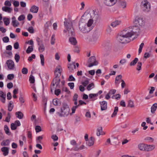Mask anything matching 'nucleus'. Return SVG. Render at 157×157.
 <instances>
[{
  "label": "nucleus",
  "instance_id": "nucleus-1",
  "mask_svg": "<svg viewBox=\"0 0 157 157\" xmlns=\"http://www.w3.org/2000/svg\"><path fill=\"white\" fill-rule=\"evenodd\" d=\"M139 32V29L137 26L126 28L118 34L117 40L122 44L128 43L130 41L132 36L138 35Z\"/></svg>",
  "mask_w": 157,
  "mask_h": 157
},
{
  "label": "nucleus",
  "instance_id": "nucleus-2",
  "mask_svg": "<svg viewBox=\"0 0 157 157\" xmlns=\"http://www.w3.org/2000/svg\"><path fill=\"white\" fill-rule=\"evenodd\" d=\"M87 13L86 12L84 13L79 22V29L81 31L84 33H86L90 31L92 29L91 26L93 23L92 20L90 19L88 21L86 25V23L84 21V20L82 18L83 17L85 16Z\"/></svg>",
  "mask_w": 157,
  "mask_h": 157
},
{
  "label": "nucleus",
  "instance_id": "nucleus-3",
  "mask_svg": "<svg viewBox=\"0 0 157 157\" xmlns=\"http://www.w3.org/2000/svg\"><path fill=\"white\" fill-rule=\"evenodd\" d=\"M62 71V68L60 66H58L56 67L55 71L56 77L53 79L51 86V91L54 89L60 87L59 84L60 79L58 76L61 75Z\"/></svg>",
  "mask_w": 157,
  "mask_h": 157
},
{
  "label": "nucleus",
  "instance_id": "nucleus-4",
  "mask_svg": "<svg viewBox=\"0 0 157 157\" xmlns=\"http://www.w3.org/2000/svg\"><path fill=\"white\" fill-rule=\"evenodd\" d=\"M75 24V20L69 21V43L73 46L76 45L77 44V41L75 37V33L73 27Z\"/></svg>",
  "mask_w": 157,
  "mask_h": 157
},
{
  "label": "nucleus",
  "instance_id": "nucleus-5",
  "mask_svg": "<svg viewBox=\"0 0 157 157\" xmlns=\"http://www.w3.org/2000/svg\"><path fill=\"white\" fill-rule=\"evenodd\" d=\"M140 6L141 9L144 12H148L150 10V3L147 0L142 1L141 3Z\"/></svg>",
  "mask_w": 157,
  "mask_h": 157
},
{
  "label": "nucleus",
  "instance_id": "nucleus-6",
  "mask_svg": "<svg viewBox=\"0 0 157 157\" xmlns=\"http://www.w3.org/2000/svg\"><path fill=\"white\" fill-rule=\"evenodd\" d=\"M90 17L91 19L95 21V22H99L101 20V17L99 14H98L95 10H92L90 11Z\"/></svg>",
  "mask_w": 157,
  "mask_h": 157
},
{
  "label": "nucleus",
  "instance_id": "nucleus-7",
  "mask_svg": "<svg viewBox=\"0 0 157 157\" xmlns=\"http://www.w3.org/2000/svg\"><path fill=\"white\" fill-rule=\"evenodd\" d=\"M68 108V106L67 104L63 103V107L61 108L62 113L59 114V116L62 117L63 116L64 117L67 116L69 114V111L67 109Z\"/></svg>",
  "mask_w": 157,
  "mask_h": 157
},
{
  "label": "nucleus",
  "instance_id": "nucleus-8",
  "mask_svg": "<svg viewBox=\"0 0 157 157\" xmlns=\"http://www.w3.org/2000/svg\"><path fill=\"white\" fill-rule=\"evenodd\" d=\"M88 63H89L88 65L89 67H91L93 66L97 65L98 64V62L96 60V58L94 56H92L89 58Z\"/></svg>",
  "mask_w": 157,
  "mask_h": 157
},
{
  "label": "nucleus",
  "instance_id": "nucleus-9",
  "mask_svg": "<svg viewBox=\"0 0 157 157\" xmlns=\"http://www.w3.org/2000/svg\"><path fill=\"white\" fill-rule=\"evenodd\" d=\"M36 40L39 46L38 50L40 52H42L45 50V47L42 43V41L40 39L37 37Z\"/></svg>",
  "mask_w": 157,
  "mask_h": 157
},
{
  "label": "nucleus",
  "instance_id": "nucleus-10",
  "mask_svg": "<svg viewBox=\"0 0 157 157\" xmlns=\"http://www.w3.org/2000/svg\"><path fill=\"white\" fill-rule=\"evenodd\" d=\"M144 21L141 17H136L135 20V23L137 25L142 26L144 25Z\"/></svg>",
  "mask_w": 157,
  "mask_h": 157
},
{
  "label": "nucleus",
  "instance_id": "nucleus-11",
  "mask_svg": "<svg viewBox=\"0 0 157 157\" xmlns=\"http://www.w3.org/2000/svg\"><path fill=\"white\" fill-rule=\"evenodd\" d=\"M117 1V0H104V3L107 6H111L115 5Z\"/></svg>",
  "mask_w": 157,
  "mask_h": 157
},
{
  "label": "nucleus",
  "instance_id": "nucleus-12",
  "mask_svg": "<svg viewBox=\"0 0 157 157\" xmlns=\"http://www.w3.org/2000/svg\"><path fill=\"white\" fill-rule=\"evenodd\" d=\"M6 63L9 69L13 70L14 68L15 64L14 62L11 59L8 60L7 61Z\"/></svg>",
  "mask_w": 157,
  "mask_h": 157
},
{
  "label": "nucleus",
  "instance_id": "nucleus-13",
  "mask_svg": "<svg viewBox=\"0 0 157 157\" xmlns=\"http://www.w3.org/2000/svg\"><path fill=\"white\" fill-rule=\"evenodd\" d=\"M65 21L64 22L65 29L63 30V32L64 33H66L68 31V20L65 18Z\"/></svg>",
  "mask_w": 157,
  "mask_h": 157
},
{
  "label": "nucleus",
  "instance_id": "nucleus-14",
  "mask_svg": "<svg viewBox=\"0 0 157 157\" xmlns=\"http://www.w3.org/2000/svg\"><path fill=\"white\" fill-rule=\"evenodd\" d=\"M155 147L154 145H147L146 144L145 151H150L153 150Z\"/></svg>",
  "mask_w": 157,
  "mask_h": 157
},
{
  "label": "nucleus",
  "instance_id": "nucleus-15",
  "mask_svg": "<svg viewBox=\"0 0 157 157\" xmlns=\"http://www.w3.org/2000/svg\"><path fill=\"white\" fill-rule=\"evenodd\" d=\"M101 105V110L102 111L106 110L107 108V103L105 101L100 102Z\"/></svg>",
  "mask_w": 157,
  "mask_h": 157
},
{
  "label": "nucleus",
  "instance_id": "nucleus-16",
  "mask_svg": "<svg viewBox=\"0 0 157 157\" xmlns=\"http://www.w3.org/2000/svg\"><path fill=\"white\" fill-rule=\"evenodd\" d=\"M99 35L98 33H94L93 34L91 38V41L92 42H95L97 41Z\"/></svg>",
  "mask_w": 157,
  "mask_h": 157
},
{
  "label": "nucleus",
  "instance_id": "nucleus-17",
  "mask_svg": "<svg viewBox=\"0 0 157 157\" xmlns=\"http://www.w3.org/2000/svg\"><path fill=\"white\" fill-rule=\"evenodd\" d=\"M1 151L3 152V155L4 156L7 155L9 153V148L6 147H4L2 148Z\"/></svg>",
  "mask_w": 157,
  "mask_h": 157
},
{
  "label": "nucleus",
  "instance_id": "nucleus-18",
  "mask_svg": "<svg viewBox=\"0 0 157 157\" xmlns=\"http://www.w3.org/2000/svg\"><path fill=\"white\" fill-rule=\"evenodd\" d=\"M121 23V20H116L112 22L111 24V26L113 27H115L120 25Z\"/></svg>",
  "mask_w": 157,
  "mask_h": 157
},
{
  "label": "nucleus",
  "instance_id": "nucleus-19",
  "mask_svg": "<svg viewBox=\"0 0 157 157\" xmlns=\"http://www.w3.org/2000/svg\"><path fill=\"white\" fill-rule=\"evenodd\" d=\"M94 139L92 137H91L89 140L86 143L87 145L89 146H92L94 143Z\"/></svg>",
  "mask_w": 157,
  "mask_h": 157
},
{
  "label": "nucleus",
  "instance_id": "nucleus-20",
  "mask_svg": "<svg viewBox=\"0 0 157 157\" xmlns=\"http://www.w3.org/2000/svg\"><path fill=\"white\" fill-rule=\"evenodd\" d=\"M38 7L35 6H33L30 9V11L33 13H37L38 10Z\"/></svg>",
  "mask_w": 157,
  "mask_h": 157
},
{
  "label": "nucleus",
  "instance_id": "nucleus-21",
  "mask_svg": "<svg viewBox=\"0 0 157 157\" xmlns=\"http://www.w3.org/2000/svg\"><path fill=\"white\" fill-rule=\"evenodd\" d=\"M69 157H83L82 155L79 153H71Z\"/></svg>",
  "mask_w": 157,
  "mask_h": 157
},
{
  "label": "nucleus",
  "instance_id": "nucleus-22",
  "mask_svg": "<svg viewBox=\"0 0 157 157\" xmlns=\"http://www.w3.org/2000/svg\"><path fill=\"white\" fill-rule=\"evenodd\" d=\"M146 144H140L138 146V148L141 151H145Z\"/></svg>",
  "mask_w": 157,
  "mask_h": 157
},
{
  "label": "nucleus",
  "instance_id": "nucleus-23",
  "mask_svg": "<svg viewBox=\"0 0 157 157\" xmlns=\"http://www.w3.org/2000/svg\"><path fill=\"white\" fill-rule=\"evenodd\" d=\"M74 104L75 105V106H74L72 107V108H71V110L72 111V113H70L71 115L73 113H74L75 112V110L78 107H77V106L78 105V102L77 100V101H74Z\"/></svg>",
  "mask_w": 157,
  "mask_h": 157
},
{
  "label": "nucleus",
  "instance_id": "nucleus-24",
  "mask_svg": "<svg viewBox=\"0 0 157 157\" xmlns=\"http://www.w3.org/2000/svg\"><path fill=\"white\" fill-rule=\"evenodd\" d=\"M97 135L99 136L100 135H103L105 134V133H104L102 132V128L101 127H99L97 129Z\"/></svg>",
  "mask_w": 157,
  "mask_h": 157
},
{
  "label": "nucleus",
  "instance_id": "nucleus-25",
  "mask_svg": "<svg viewBox=\"0 0 157 157\" xmlns=\"http://www.w3.org/2000/svg\"><path fill=\"white\" fill-rule=\"evenodd\" d=\"M12 21L13 25L14 27H16L18 26L19 25V22L16 20H15V17H12Z\"/></svg>",
  "mask_w": 157,
  "mask_h": 157
},
{
  "label": "nucleus",
  "instance_id": "nucleus-26",
  "mask_svg": "<svg viewBox=\"0 0 157 157\" xmlns=\"http://www.w3.org/2000/svg\"><path fill=\"white\" fill-rule=\"evenodd\" d=\"M157 108V103H155L153 105L151 108V112L152 113H154Z\"/></svg>",
  "mask_w": 157,
  "mask_h": 157
},
{
  "label": "nucleus",
  "instance_id": "nucleus-27",
  "mask_svg": "<svg viewBox=\"0 0 157 157\" xmlns=\"http://www.w3.org/2000/svg\"><path fill=\"white\" fill-rule=\"evenodd\" d=\"M15 115L16 117L19 119H21L23 118V114L20 111L16 112L15 113Z\"/></svg>",
  "mask_w": 157,
  "mask_h": 157
},
{
  "label": "nucleus",
  "instance_id": "nucleus-28",
  "mask_svg": "<svg viewBox=\"0 0 157 157\" xmlns=\"http://www.w3.org/2000/svg\"><path fill=\"white\" fill-rule=\"evenodd\" d=\"M2 10L5 12H8V13H10L12 10V9L10 7L4 6L2 7Z\"/></svg>",
  "mask_w": 157,
  "mask_h": 157
},
{
  "label": "nucleus",
  "instance_id": "nucleus-29",
  "mask_svg": "<svg viewBox=\"0 0 157 157\" xmlns=\"http://www.w3.org/2000/svg\"><path fill=\"white\" fill-rule=\"evenodd\" d=\"M13 107V105L12 101H10L8 105V110L9 111H11L12 110Z\"/></svg>",
  "mask_w": 157,
  "mask_h": 157
},
{
  "label": "nucleus",
  "instance_id": "nucleus-30",
  "mask_svg": "<svg viewBox=\"0 0 157 157\" xmlns=\"http://www.w3.org/2000/svg\"><path fill=\"white\" fill-rule=\"evenodd\" d=\"M70 143L71 145L73 146V147L72 149L75 151V147H78V145L76 143V142L74 140H72L71 141Z\"/></svg>",
  "mask_w": 157,
  "mask_h": 157
},
{
  "label": "nucleus",
  "instance_id": "nucleus-31",
  "mask_svg": "<svg viewBox=\"0 0 157 157\" xmlns=\"http://www.w3.org/2000/svg\"><path fill=\"white\" fill-rule=\"evenodd\" d=\"M4 130L6 134L8 135H10L11 134V132L9 131L8 127L7 125H5L4 127Z\"/></svg>",
  "mask_w": 157,
  "mask_h": 157
},
{
  "label": "nucleus",
  "instance_id": "nucleus-32",
  "mask_svg": "<svg viewBox=\"0 0 157 157\" xmlns=\"http://www.w3.org/2000/svg\"><path fill=\"white\" fill-rule=\"evenodd\" d=\"M76 66L75 62H73L72 63L69 64V71L73 70L74 69H76Z\"/></svg>",
  "mask_w": 157,
  "mask_h": 157
},
{
  "label": "nucleus",
  "instance_id": "nucleus-33",
  "mask_svg": "<svg viewBox=\"0 0 157 157\" xmlns=\"http://www.w3.org/2000/svg\"><path fill=\"white\" fill-rule=\"evenodd\" d=\"M128 106L131 108H133L134 107L133 101L131 100L128 101Z\"/></svg>",
  "mask_w": 157,
  "mask_h": 157
},
{
  "label": "nucleus",
  "instance_id": "nucleus-34",
  "mask_svg": "<svg viewBox=\"0 0 157 157\" xmlns=\"http://www.w3.org/2000/svg\"><path fill=\"white\" fill-rule=\"evenodd\" d=\"M10 143V141L9 140H5L3 141L1 143V145L2 146H8Z\"/></svg>",
  "mask_w": 157,
  "mask_h": 157
},
{
  "label": "nucleus",
  "instance_id": "nucleus-35",
  "mask_svg": "<svg viewBox=\"0 0 157 157\" xmlns=\"http://www.w3.org/2000/svg\"><path fill=\"white\" fill-rule=\"evenodd\" d=\"M122 76L121 75H119L117 76L115 78V84H117V82L120 81V80H121L122 79Z\"/></svg>",
  "mask_w": 157,
  "mask_h": 157
},
{
  "label": "nucleus",
  "instance_id": "nucleus-36",
  "mask_svg": "<svg viewBox=\"0 0 157 157\" xmlns=\"http://www.w3.org/2000/svg\"><path fill=\"white\" fill-rule=\"evenodd\" d=\"M85 148V146L84 145H82L80 147H78H78H75V151H78L83 149Z\"/></svg>",
  "mask_w": 157,
  "mask_h": 157
},
{
  "label": "nucleus",
  "instance_id": "nucleus-37",
  "mask_svg": "<svg viewBox=\"0 0 157 157\" xmlns=\"http://www.w3.org/2000/svg\"><path fill=\"white\" fill-rule=\"evenodd\" d=\"M118 108L117 107H115L114 108V111L113 113L111 116V117H113L116 116L117 114V112L118 111Z\"/></svg>",
  "mask_w": 157,
  "mask_h": 157
},
{
  "label": "nucleus",
  "instance_id": "nucleus-38",
  "mask_svg": "<svg viewBox=\"0 0 157 157\" xmlns=\"http://www.w3.org/2000/svg\"><path fill=\"white\" fill-rule=\"evenodd\" d=\"M138 61V58H136L134 60L132 61L130 63V66H134Z\"/></svg>",
  "mask_w": 157,
  "mask_h": 157
},
{
  "label": "nucleus",
  "instance_id": "nucleus-39",
  "mask_svg": "<svg viewBox=\"0 0 157 157\" xmlns=\"http://www.w3.org/2000/svg\"><path fill=\"white\" fill-rule=\"evenodd\" d=\"M94 84L93 83H91L88 85L87 87V89L88 90H90L94 88Z\"/></svg>",
  "mask_w": 157,
  "mask_h": 157
},
{
  "label": "nucleus",
  "instance_id": "nucleus-40",
  "mask_svg": "<svg viewBox=\"0 0 157 157\" xmlns=\"http://www.w3.org/2000/svg\"><path fill=\"white\" fill-rule=\"evenodd\" d=\"M33 50V46H30L28 47L27 49L26 52L27 53H29L32 52Z\"/></svg>",
  "mask_w": 157,
  "mask_h": 157
},
{
  "label": "nucleus",
  "instance_id": "nucleus-41",
  "mask_svg": "<svg viewBox=\"0 0 157 157\" xmlns=\"http://www.w3.org/2000/svg\"><path fill=\"white\" fill-rule=\"evenodd\" d=\"M40 57L41 59V63L42 66H44V59L43 55L40 54Z\"/></svg>",
  "mask_w": 157,
  "mask_h": 157
},
{
  "label": "nucleus",
  "instance_id": "nucleus-42",
  "mask_svg": "<svg viewBox=\"0 0 157 157\" xmlns=\"http://www.w3.org/2000/svg\"><path fill=\"white\" fill-rule=\"evenodd\" d=\"M3 21L5 24L6 25H8L10 23V19L8 18H4Z\"/></svg>",
  "mask_w": 157,
  "mask_h": 157
},
{
  "label": "nucleus",
  "instance_id": "nucleus-43",
  "mask_svg": "<svg viewBox=\"0 0 157 157\" xmlns=\"http://www.w3.org/2000/svg\"><path fill=\"white\" fill-rule=\"evenodd\" d=\"M54 34L52 35L51 40V43L52 45H53L55 43V39Z\"/></svg>",
  "mask_w": 157,
  "mask_h": 157
},
{
  "label": "nucleus",
  "instance_id": "nucleus-44",
  "mask_svg": "<svg viewBox=\"0 0 157 157\" xmlns=\"http://www.w3.org/2000/svg\"><path fill=\"white\" fill-rule=\"evenodd\" d=\"M29 81L31 83H33L35 82V80L34 78L32 75H31L29 77Z\"/></svg>",
  "mask_w": 157,
  "mask_h": 157
},
{
  "label": "nucleus",
  "instance_id": "nucleus-45",
  "mask_svg": "<svg viewBox=\"0 0 157 157\" xmlns=\"http://www.w3.org/2000/svg\"><path fill=\"white\" fill-rule=\"evenodd\" d=\"M89 80H90L88 78H87L83 82H82V84L84 86H86L89 83Z\"/></svg>",
  "mask_w": 157,
  "mask_h": 157
},
{
  "label": "nucleus",
  "instance_id": "nucleus-46",
  "mask_svg": "<svg viewBox=\"0 0 157 157\" xmlns=\"http://www.w3.org/2000/svg\"><path fill=\"white\" fill-rule=\"evenodd\" d=\"M142 63L141 62H138L137 65L136 70L138 71H140L141 69Z\"/></svg>",
  "mask_w": 157,
  "mask_h": 157
},
{
  "label": "nucleus",
  "instance_id": "nucleus-47",
  "mask_svg": "<svg viewBox=\"0 0 157 157\" xmlns=\"http://www.w3.org/2000/svg\"><path fill=\"white\" fill-rule=\"evenodd\" d=\"M144 43H142L140 45V47H139V52H138L139 54H140L142 52V49L143 48V46H144Z\"/></svg>",
  "mask_w": 157,
  "mask_h": 157
},
{
  "label": "nucleus",
  "instance_id": "nucleus-48",
  "mask_svg": "<svg viewBox=\"0 0 157 157\" xmlns=\"http://www.w3.org/2000/svg\"><path fill=\"white\" fill-rule=\"evenodd\" d=\"M43 138L42 136L37 137L36 139V142L38 143H41V140H42Z\"/></svg>",
  "mask_w": 157,
  "mask_h": 157
},
{
  "label": "nucleus",
  "instance_id": "nucleus-49",
  "mask_svg": "<svg viewBox=\"0 0 157 157\" xmlns=\"http://www.w3.org/2000/svg\"><path fill=\"white\" fill-rule=\"evenodd\" d=\"M28 72V70L26 68L24 67L22 70V73L23 74H27Z\"/></svg>",
  "mask_w": 157,
  "mask_h": 157
},
{
  "label": "nucleus",
  "instance_id": "nucleus-50",
  "mask_svg": "<svg viewBox=\"0 0 157 157\" xmlns=\"http://www.w3.org/2000/svg\"><path fill=\"white\" fill-rule=\"evenodd\" d=\"M17 126L14 123H12L10 125V128L12 130H16L17 128Z\"/></svg>",
  "mask_w": 157,
  "mask_h": 157
},
{
  "label": "nucleus",
  "instance_id": "nucleus-51",
  "mask_svg": "<svg viewBox=\"0 0 157 157\" xmlns=\"http://www.w3.org/2000/svg\"><path fill=\"white\" fill-rule=\"evenodd\" d=\"M35 130L36 132H38L41 131V127L39 126H36L35 127Z\"/></svg>",
  "mask_w": 157,
  "mask_h": 157
},
{
  "label": "nucleus",
  "instance_id": "nucleus-52",
  "mask_svg": "<svg viewBox=\"0 0 157 157\" xmlns=\"http://www.w3.org/2000/svg\"><path fill=\"white\" fill-rule=\"evenodd\" d=\"M14 58L16 62L17 63L19 61L20 58V56L19 55L17 54H16L15 55Z\"/></svg>",
  "mask_w": 157,
  "mask_h": 157
},
{
  "label": "nucleus",
  "instance_id": "nucleus-53",
  "mask_svg": "<svg viewBox=\"0 0 157 157\" xmlns=\"http://www.w3.org/2000/svg\"><path fill=\"white\" fill-rule=\"evenodd\" d=\"M74 51L75 52H76L77 53H78L79 52V48L78 46L76 45L75 46H74Z\"/></svg>",
  "mask_w": 157,
  "mask_h": 157
},
{
  "label": "nucleus",
  "instance_id": "nucleus-54",
  "mask_svg": "<svg viewBox=\"0 0 157 157\" xmlns=\"http://www.w3.org/2000/svg\"><path fill=\"white\" fill-rule=\"evenodd\" d=\"M53 104L55 105H57L59 104V102L58 101V99H55L53 100Z\"/></svg>",
  "mask_w": 157,
  "mask_h": 157
},
{
  "label": "nucleus",
  "instance_id": "nucleus-55",
  "mask_svg": "<svg viewBox=\"0 0 157 157\" xmlns=\"http://www.w3.org/2000/svg\"><path fill=\"white\" fill-rule=\"evenodd\" d=\"M14 77V76L13 74H9L7 75V78L10 80L13 79Z\"/></svg>",
  "mask_w": 157,
  "mask_h": 157
},
{
  "label": "nucleus",
  "instance_id": "nucleus-56",
  "mask_svg": "<svg viewBox=\"0 0 157 157\" xmlns=\"http://www.w3.org/2000/svg\"><path fill=\"white\" fill-rule=\"evenodd\" d=\"M86 103L85 102L83 101L82 100H80L78 101V104L77 106V107H78L81 105H86Z\"/></svg>",
  "mask_w": 157,
  "mask_h": 157
},
{
  "label": "nucleus",
  "instance_id": "nucleus-57",
  "mask_svg": "<svg viewBox=\"0 0 157 157\" xmlns=\"http://www.w3.org/2000/svg\"><path fill=\"white\" fill-rule=\"evenodd\" d=\"M28 31L30 33H34V29H33V28L32 26L29 27L28 28Z\"/></svg>",
  "mask_w": 157,
  "mask_h": 157
},
{
  "label": "nucleus",
  "instance_id": "nucleus-58",
  "mask_svg": "<svg viewBox=\"0 0 157 157\" xmlns=\"http://www.w3.org/2000/svg\"><path fill=\"white\" fill-rule=\"evenodd\" d=\"M3 41L5 43H7L9 42V38L7 36H5L2 38Z\"/></svg>",
  "mask_w": 157,
  "mask_h": 157
},
{
  "label": "nucleus",
  "instance_id": "nucleus-59",
  "mask_svg": "<svg viewBox=\"0 0 157 157\" xmlns=\"http://www.w3.org/2000/svg\"><path fill=\"white\" fill-rule=\"evenodd\" d=\"M51 138L54 141H57L58 140V137L56 135H52Z\"/></svg>",
  "mask_w": 157,
  "mask_h": 157
},
{
  "label": "nucleus",
  "instance_id": "nucleus-60",
  "mask_svg": "<svg viewBox=\"0 0 157 157\" xmlns=\"http://www.w3.org/2000/svg\"><path fill=\"white\" fill-rule=\"evenodd\" d=\"M116 90L115 89H113L110 90V91L108 93L110 95L113 94H115L116 92Z\"/></svg>",
  "mask_w": 157,
  "mask_h": 157
},
{
  "label": "nucleus",
  "instance_id": "nucleus-61",
  "mask_svg": "<svg viewBox=\"0 0 157 157\" xmlns=\"http://www.w3.org/2000/svg\"><path fill=\"white\" fill-rule=\"evenodd\" d=\"M98 96V94H91L89 95V97L90 98H93V97H97Z\"/></svg>",
  "mask_w": 157,
  "mask_h": 157
},
{
  "label": "nucleus",
  "instance_id": "nucleus-62",
  "mask_svg": "<svg viewBox=\"0 0 157 157\" xmlns=\"http://www.w3.org/2000/svg\"><path fill=\"white\" fill-rule=\"evenodd\" d=\"M25 19V16L24 15H21L18 17V20L19 21H21L24 20Z\"/></svg>",
  "mask_w": 157,
  "mask_h": 157
},
{
  "label": "nucleus",
  "instance_id": "nucleus-63",
  "mask_svg": "<svg viewBox=\"0 0 157 157\" xmlns=\"http://www.w3.org/2000/svg\"><path fill=\"white\" fill-rule=\"evenodd\" d=\"M4 4L5 6H11V5L10 2L8 0L6 1L5 2Z\"/></svg>",
  "mask_w": 157,
  "mask_h": 157
},
{
  "label": "nucleus",
  "instance_id": "nucleus-64",
  "mask_svg": "<svg viewBox=\"0 0 157 157\" xmlns=\"http://www.w3.org/2000/svg\"><path fill=\"white\" fill-rule=\"evenodd\" d=\"M14 48L15 49H17L19 48V44L18 42H16L14 44Z\"/></svg>",
  "mask_w": 157,
  "mask_h": 157
}]
</instances>
